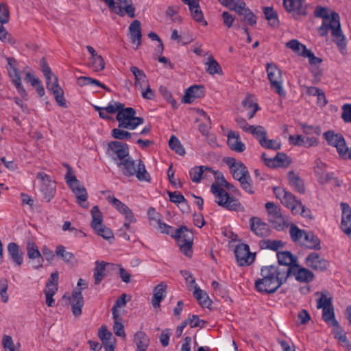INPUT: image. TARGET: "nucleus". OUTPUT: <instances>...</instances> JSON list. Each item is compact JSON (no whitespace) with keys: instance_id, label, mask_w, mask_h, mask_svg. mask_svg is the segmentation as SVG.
<instances>
[{"instance_id":"1","label":"nucleus","mask_w":351,"mask_h":351,"mask_svg":"<svg viewBox=\"0 0 351 351\" xmlns=\"http://www.w3.org/2000/svg\"><path fill=\"white\" fill-rule=\"evenodd\" d=\"M261 278L255 282V287L259 292L273 293L285 283L289 278L287 268L269 265L261 269Z\"/></svg>"},{"instance_id":"2","label":"nucleus","mask_w":351,"mask_h":351,"mask_svg":"<svg viewBox=\"0 0 351 351\" xmlns=\"http://www.w3.org/2000/svg\"><path fill=\"white\" fill-rule=\"evenodd\" d=\"M315 295H319L317 300V308L322 309V319L328 325L335 328V338L338 340L339 343L348 350H351V343L348 340L346 334L343 332L335 318L332 298L328 297L324 292H316Z\"/></svg>"},{"instance_id":"3","label":"nucleus","mask_w":351,"mask_h":351,"mask_svg":"<svg viewBox=\"0 0 351 351\" xmlns=\"http://www.w3.org/2000/svg\"><path fill=\"white\" fill-rule=\"evenodd\" d=\"M216 178L219 181V183H213L210 187V191L216 198V202L219 206L228 210H239L241 207L240 202L234 197H231L221 186L226 187L230 191L235 192L238 190L233 185L226 182L221 173L217 174Z\"/></svg>"},{"instance_id":"4","label":"nucleus","mask_w":351,"mask_h":351,"mask_svg":"<svg viewBox=\"0 0 351 351\" xmlns=\"http://www.w3.org/2000/svg\"><path fill=\"white\" fill-rule=\"evenodd\" d=\"M329 30L331 31L333 41L337 44L341 53L346 54L347 53L346 38L341 31L339 16L337 12H331L330 18H326L322 21L318 32L320 36H325Z\"/></svg>"},{"instance_id":"5","label":"nucleus","mask_w":351,"mask_h":351,"mask_svg":"<svg viewBox=\"0 0 351 351\" xmlns=\"http://www.w3.org/2000/svg\"><path fill=\"white\" fill-rule=\"evenodd\" d=\"M224 162L228 166L233 178L240 182L242 189L249 194L254 193L252 180L244 164L232 157L225 158Z\"/></svg>"},{"instance_id":"6","label":"nucleus","mask_w":351,"mask_h":351,"mask_svg":"<svg viewBox=\"0 0 351 351\" xmlns=\"http://www.w3.org/2000/svg\"><path fill=\"white\" fill-rule=\"evenodd\" d=\"M119 164L121 167L123 175L125 176H135L140 181H149L150 176L146 171L142 160H134L129 156Z\"/></svg>"},{"instance_id":"7","label":"nucleus","mask_w":351,"mask_h":351,"mask_svg":"<svg viewBox=\"0 0 351 351\" xmlns=\"http://www.w3.org/2000/svg\"><path fill=\"white\" fill-rule=\"evenodd\" d=\"M136 110L130 107L122 108L117 114L116 119L119 122V128L134 130L144 122L142 117H136Z\"/></svg>"},{"instance_id":"8","label":"nucleus","mask_w":351,"mask_h":351,"mask_svg":"<svg viewBox=\"0 0 351 351\" xmlns=\"http://www.w3.org/2000/svg\"><path fill=\"white\" fill-rule=\"evenodd\" d=\"M328 143L335 147L339 155L344 159H351V148L346 146L343 136L341 134H335L333 131H328L324 134Z\"/></svg>"},{"instance_id":"9","label":"nucleus","mask_w":351,"mask_h":351,"mask_svg":"<svg viewBox=\"0 0 351 351\" xmlns=\"http://www.w3.org/2000/svg\"><path fill=\"white\" fill-rule=\"evenodd\" d=\"M173 237L176 239L182 252L187 256H191L193 241V232L187 229L186 226H182L175 230Z\"/></svg>"},{"instance_id":"10","label":"nucleus","mask_w":351,"mask_h":351,"mask_svg":"<svg viewBox=\"0 0 351 351\" xmlns=\"http://www.w3.org/2000/svg\"><path fill=\"white\" fill-rule=\"evenodd\" d=\"M276 197L279 199L281 203L287 208L291 209L293 215L299 213L300 208L298 206L301 205V201L291 192L287 191L281 187H274L273 189Z\"/></svg>"},{"instance_id":"11","label":"nucleus","mask_w":351,"mask_h":351,"mask_svg":"<svg viewBox=\"0 0 351 351\" xmlns=\"http://www.w3.org/2000/svg\"><path fill=\"white\" fill-rule=\"evenodd\" d=\"M266 71L271 87L275 90L279 96L285 97L286 93L282 86V78L280 69L274 63H267Z\"/></svg>"},{"instance_id":"12","label":"nucleus","mask_w":351,"mask_h":351,"mask_svg":"<svg viewBox=\"0 0 351 351\" xmlns=\"http://www.w3.org/2000/svg\"><path fill=\"white\" fill-rule=\"evenodd\" d=\"M66 182L73 193L75 195L77 202L83 208H87L86 203L88 194L84 185L76 178L75 175H68L66 177Z\"/></svg>"},{"instance_id":"13","label":"nucleus","mask_w":351,"mask_h":351,"mask_svg":"<svg viewBox=\"0 0 351 351\" xmlns=\"http://www.w3.org/2000/svg\"><path fill=\"white\" fill-rule=\"evenodd\" d=\"M107 154L120 167L119 162L129 157V147L120 141H112L108 144Z\"/></svg>"},{"instance_id":"14","label":"nucleus","mask_w":351,"mask_h":351,"mask_svg":"<svg viewBox=\"0 0 351 351\" xmlns=\"http://www.w3.org/2000/svg\"><path fill=\"white\" fill-rule=\"evenodd\" d=\"M287 271H289V277L293 276L298 282L301 283H308L315 278V275L311 271L298 264L294 265L293 267H287Z\"/></svg>"},{"instance_id":"15","label":"nucleus","mask_w":351,"mask_h":351,"mask_svg":"<svg viewBox=\"0 0 351 351\" xmlns=\"http://www.w3.org/2000/svg\"><path fill=\"white\" fill-rule=\"evenodd\" d=\"M36 178L41 180V192L43 194V198L46 202H50L56 193V184L50 180L48 175L43 172H39Z\"/></svg>"},{"instance_id":"16","label":"nucleus","mask_w":351,"mask_h":351,"mask_svg":"<svg viewBox=\"0 0 351 351\" xmlns=\"http://www.w3.org/2000/svg\"><path fill=\"white\" fill-rule=\"evenodd\" d=\"M234 254L238 264L240 266L250 265L254 260V256L250 252L247 244L241 243L237 245Z\"/></svg>"},{"instance_id":"17","label":"nucleus","mask_w":351,"mask_h":351,"mask_svg":"<svg viewBox=\"0 0 351 351\" xmlns=\"http://www.w3.org/2000/svg\"><path fill=\"white\" fill-rule=\"evenodd\" d=\"M305 264L307 267L319 271H325L328 266V262L316 252H311L306 257Z\"/></svg>"},{"instance_id":"18","label":"nucleus","mask_w":351,"mask_h":351,"mask_svg":"<svg viewBox=\"0 0 351 351\" xmlns=\"http://www.w3.org/2000/svg\"><path fill=\"white\" fill-rule=\"evenodd\" d=\"M283 6L288 12L292 13L294 16L306 14L305 0H283Z\"/></svg>"},{"instance_id":"19","label":"nucleus","mask_w":351,"mask_h":351,"mask_svg":"<svg viewBox=\"0 0 351 351\" xmlns=\"http://www.w3.org/2000/svg\"><path fill=\"white\" fill-rule=\"evenodd\" d=\"M115 3V8L112 12L117 14L123 16L128 14L130 18L135 16V8L132 5V0H117Z\"/></svg>"},{"instance_id":"20","label":"nucleus","mask_w":351,"mask_h":351,"mask_svg":"<svg viewBox=\"0 0 351 351\" xmlns=\"http://www.w3.org/2000/svg\"><path fill=\"white\" fill-rule=\"evenodd\" d=\"M52 82L53 83L51 84L47 83V90L53 93L56 101L60 106L64 108L66 107V100L64 97V91L59 85L58 78L53 77Z\"/></svg>"},{"instance_id":"21","label":"nucleus","mask_w":351,"mask_h":351,"mask_svg":"<svg viewBox=\"0 0 351 351\" xmlns=\"http://www.w3.org/2000/svg\"><path fill=\"white\" fill-rule=\"evenodd\" d=\"M216 174L210 167L199 166L192 168L189 171V176L193 182L198 183L202 179L207 178Z\"/></svg>"},{"instance_id":"22","label":"nucleus","mask_w":351,"mask_h":351,"mask_svg":"<svg viewBox=\"0 0 351 351\" xmlns=\"http://www.w3.org/2000/svg\"><path fill=\"white\" fill-rule=\"evenodd\" d=\"M251 230L258 237H267L269 235L270 229L268 225L262 221L261 219L256 217H252L250 219Z\"/></svg>"},{"instance_id":"23","label":"nucleus","mask_w":351,"mask_h":351,"mask_svg":"<svg viewBox=\"0 0 351 351\" xmlns=\"http://www.w3.org/2000/svg\"><path fill=\"white\" fill-rule=\"evenodd\" d=\"M182 1L189 6L191 16L195 21L198 23H203L204 25H207L200 9L199 0H182Z\"/></svg>"},{"instance_id":"24","label":"nucleus","mask_w":351,"mask_h":351,"mask_svg":"<svg viewBox=\"0 0 351 351\" xmlns=\"http://www.w3.org/2000/svg\"><path fill=\"white\" fill-rule=\"evenodd\" d=\"M277 258L279 265L278 267H282V268L293 267L294 265H298V260L289 251H283L277 252Z\"/></svg>"},{"instance_id":"25","label":"nucleus","mask_w":351,"mask_h":351,"mask_svg":"<svg viewBox=\"0 0 351 351\" xmlns=\"http://www.w3.org/2000/svg\"><path fill=\"white\" fill-rule=\"evenodd\" d=\"M228 145L236 152L241 153L245 149V145L241 142L239 134L235 131H230L228 134Z\"/></svg>"},{"instance_id":"26","label":"nucleus","mask_w":351,"mask_h":351,"mask_svg":"<svg viewBox=\"0 0 351 351\" xmlns=\"http://www.w3.org/2000/svg\"><path fill=\"white\" fill-rule=\"evenodd\" d=\"M71 311L75 317L82 314V308L84 306V298L81 289L74 291L71 298Z\"/></svg>"},{"instance_id":"27","label":"nucleus","mask_w":351,"mask_h":351,"mask_svg":"<svg viewBox=\"0 0 351 351\" xmlns=\"http://www.w3.org/2000/svg\"><path fill=\"white\" fill-rule=\"evenodd\" d=\"M8 71L9 77L12 84L16 86L18 93L23 98L27 99V94L21 84V79L17 68L8 69Z\"/></svg>"},{"instance_id":"28","label":"nucleus","mask_w":351,"mask_h":351,"mask_svg":"<svg viewBox=\"0 0 351 351\" xmlns=\"http://www.w3.org/2000/svg\"><path fill=\"white\" fill-rule=\"evenodd\" d=\"M129 32L131 42L136 45V49L141 44V27L138 20L133 21L129 26Z\"/></svg>"},{"instance_id":"29","label":"nucleus","mask_w":351,"mask_h":351,"mask_svg":"<svg viewBox=\"0 0 351 351\" xmlns=\"http://www.w3.org/2000/svg\"><path fill=\"white\" fill-rule=\"evenodd\" d=\"M130 71L135 78L134 86L140 88L141 90H144L145 86L149 84V82L143 71L134 66H132L130 68Z\"/></svg>"},{"instance_id":"30","label":"nucleus","mask_w":351,"mask_h":351,"mask_svg":"<svg viewBox=\"0 0 351 351\" xmlns=\"http://www.w3.org/2000/svg\"><path fill=\"white\" fill-rule=\"evenodd\" d=\"M203 93V86L198 85L192 86L186 90L182 99L183 102L191 104L194 99L200 97Z\"/></svg>"},{"instance_id":"31","label":"nucleus","mask_w":351,"mask_h":351,"mask_svg":"<svg viewBox=\"0 0 351 351\" xmlns=\"http://www.w3.org/2000/svg\"><path fill=\"white\" fill-rule=\"evenodd\" d=\"M27 253L29 258L35 259L38 258V264L34 266V269H39L43 267V259L42 258L41 254L38 249V247L35 244V243L32 241H27Z\"/></svg>"},{"instance_id":"32","label":"nucleus","mask_w":351,"mask_h":351,"mask_svg":"<svg viewBox=\"0 0 351 351\" xmlns=\"http://www.w3.org/2000/svg\"><path fill=\"white\" fill-rule=\"evenodd\" d=\"M134 341L137 347V351H146L150 341L144 332L138 331L134 336Z\"/></svg>"},{"instance_id":"33","label":"nucleus","mask_w":351,"mask_h":351,"mask_svg":"<svg viewBox=\"0 0 351 351\" xmlns=\"http://www.w3.org/2000/svg\"><path fill=\"white\" fill-rule=\"evenodd\" d=\"M167 287V286L165 282H161L154 287V296L152 299V305L154 308L160 306V303L165 297Z\"/></svg>"},{"instance_id":"34","label":"nucleus","mask_w":351,"mask_h":351,"mask_svg":"<svg viewBox=\"0 0 351 351\" xmlns=\"http://www.w3.org/2000/svg\"><path fill=\"white\" fill-rule=\"evenodd\" d=\"M288 180L289 184L293 187L295 191L297 192L303 194L305 192V188L304 182L299 177L298 175L295 173L293 171H289L288 173Z\"/></svg>"},{"instance_id":"35","label":"nucleus","mask_w":351,"mask_h":351,"mask_svg":"<svg viewBox=\"0 0 351 351\" xmlns=\"http://www.w3.org/2000/svg\"><path fill=\"white\" fill-rule=\"evenodd\" d=\"M108 263H106L104 261H96L95 267L94 269L93 278L94 283L97 285L101 283L102 280L106 276V267L108 265Z\"/></svg>"},{"instance_id":"36","label":"nucleus","mask_w":351,"mask_h":351,"mask_svg":"<svg viewBox=\"0 0 351 351\" xmlns=\"http://www.w3.org/2000/svg\"><path fill=\"white\" fill-rule=\"evenodd\" d=\"M315 173L319 176L318 180L320 182H327L331 179V176L326 171V165L321 160L317 159L315 160V165L314 167Z\"/></svg>"},{"instance_id":"37","label":"nucleus","mask_w":351,"mask_h":351,"mask_svg":"<svg viewBox=\"0 0 351 351\" xmlns=\"http://www.w3.org/2000/svg\"><path fill=\"white\" fill-rule=\"evenodd\" d=\"M8 252L16 265H21L23 263V253L20 251L19 247L16 243L12 242L8 244Z\"/></svg>"},{"instance_id":"38","label":"nucleus","mask_w":351,"mask_h":351,"mask_svg":"<svg viewBox=\"0 0 351 351\" xmlns=\"http://www.w3.org/2000/svg\"><path fill=\"white\" fill-rule=\"evenodd\" d=\"M194 288L193 295L198 301L199 304L203 307L208 308L211 305L212 301L210 300L206 292L202 290L196 285Z\"/></svg>"},{"instance_id":"39","label":"nucleus","mask_w":351,"mask_h":351,"mask_svg":"<svg viewBox=\"0 0 351 351\" xmlns=\"http://www.w3.org/2000/svg\"><path fill=\"white\" fill-rule=\"evenodd\" d=\"M342 209V217L341 223V230L351 226V208L350 206L344 202L341 203Z\"/></svg>"},{"instance_id":"40","label":"nucleus","mask_w":351,"mask_h":351,"mask_svg":"<svg viewBox=\"0 0 351 351\" xmlns=\"http://www.w3.org/2000/svg\"><path fill=\"white\" fill-rule=\"evenodd\" d=\"M305 246L307 248L315 250L321 249L320 240L312 232H306L304 235Z\"/></svg>"},{"instance_id":"41","label":"nucleus","mask_w":351,"mask_h":351,"mask_svg":"<svg viewBox=\"0 0 351 351\" xmlns=\"http://www.w3.org/2000/svg\"><path fill=\"white\" fill-rule=\"evenodd\" d=\"M263 13L265 19L271 26L278 27L279 25L278 14L272 7H264Z\"/></svg>"},{"instance_id":"42","label":"nucleus","mask_w":351,"mask_h":351,"mask_svg":"<svg viewBox=\"0 0 351 351\" xmlns=\"http://www.w3.org/2000/svg\"><path fill=\"white\" fill-rule=\"evenodd\" d=\"M56 254L65 263H70L75 259L74 254L72 252H67L62 245H58L56 249Z\"/></svg>"},{"instance_id":"43","label":"nucleus","mask_w":351,"mask_h":351,"mask_svg":"<svg viewBox=\"0 0 351 351\" xmlns=\"http://www.w3.org/2000/svg\"><path fill=\"white\" fill-rule=\"evenodd\" d=\"M91 227L93 229H97V228H99V226H101L103 224L102 214L100 212L99 207L97 206H95L93 207L91 210Z\"/></svg>"},{"instance_id":"44","label":"nucleus","mask_w":351,"mask_h":351,"mask_svg":"<svg viewBox=\"0 0 351 351\" xmlns=\"http://www.w3.org/2000/svg\"><path fill=\"white\" fill-rule=\"evenodd\" d=\"M88 66L94 71L98 72L102 71L105 68V62L101 56L90 58Z\"/></svg>"},{"instance_id":"45","label":"nucleus","mask_w":351,"mask_h":351,"mask_svg":"<svg viewBox=\"0 0 351 351\" xmlns=\"http://www.w3.org/2000/svg\"><path fill=\"white\" fill-rule=\"evenodd\" d=\"M286 46L302 56H303V54H304V53L307 50L305 45H302L295 39L291 40L290 41L287 43Z\"/></svg>"},{"instance_id":"46","label":"nucleus","mask_w":351,"mask_h":351,"mask_svg":"<svg viewBox=\"0 0 351 351\" xmlns=\"http://www.w3.org/2000/svg\"><path fill=\"white\" fill-rule=\"evenodd\" d=\"M248 133L252 134L260 143V141L264 139L267 136L265 129L261 125H252L249 128Z\"/></svg>"},{"instance_id":"47","label":"nucleus","mask_w":351,"mask_h":351,"mask_svg":"<svg viewBox=\"0 0 351 351\" xmlns=\"http://www.w3.org/2000/svg\"><path fill=\"white\" fill-rule=\"evenodd\" d=\"M169 146L178 154L180 156H184L185 154V149L180 141L173 135L171 136L169 141Z\"/></svg>"},{"instance_id":"48","label":"nucleus","mask_w":351,"mask_h":351,"mask_svg":"<svg viewBox=\"0 0 351 351\" xmlns=\"http://www.w3.org/2000/svg\"><path fill=\"white\" fill-rule=\"evenodd\" d=\"M206 64L208 65L206 72L208 73L209 74L214 75L216 73H222V69L220 65L215 60L213 59V57H210L208 58V61L206 62Z\"/></svg>"},{"instance_id":"49","label":"nucleus","mask_w":351,"mask_h":351,"mask_svg":"<svg viewBox=\"0 0 351 351\" xmlns=\"http://www.w3.org/2000/svg\"><path fill=\"white\" fill-rule=\"evenodd\" d=\"M261 248L269 249L277 251L280 247H282V243L278 240H263L261 242Z\"/></svg>"},{"instance_id":"50","label":"nucleus","mask_w":351,"mask_h":351,"mask_svg":"<svg viewBox=\"0 0 351 351\" xmlns=\"http://www.w3.org/2000/svg\"><path fill=\"white\" fill-rule=\"evenodd\" d=\"M179 11L178 6H169L166 10V16L169 17L174 23H181L182 17L178 14Z\"/></svg>"},{"instance_id":"51","label":"nucleus","mask_w":351,"mask_h":351,"mask_svg":"<svg viewBox=\"0 0 351 351\" xmlns=\"http://www.w3.org/2000/svg\"><path fill=\"white\" fill-rule=\"evenodd\" d=\"M306 231L299 229L295 225L292 224L290 227L289 233L292 240L295 242L299 241L306 234Z\"/></svg>"},{"instance_id":"52","label":"nucleus","mask_w":351,"mask_h":351,"mask_svg":"<svg viewBox=\"0 0 351 351\" xmlns=\"http://www.w3.org/2000/svg\"><path fill=\"white\" fill-rule=\"evenodd\" d=\"M99 337L104 344L112 343V334L108 330L107 327L101 326L99 330Z\"/></svg>"},{"instance_id":"53","label":"nucleus","mask_w":351,"mask_h":351,"mask_svg":"<svg viewBox=\"0 0 351 351\" xmlns=\"http://www.w3.org/2000/svg\"><path fill=\"white\" fill-rule=\"evenodd\" d=\"M265 208L269 215H271L276 219H282V215L280 212V208L275 205L273 202H267L265 204Z\"/></svg>"},{"instance_id":"54","label":"nucleus","mask_w":351,"mask_h":351,"mask_svg":"<svg viewBox=\"0 0 351 351\" xmlns=\"http://www.w3.org/2000/svg\"><path fill=\"white\" fill-rule=\"evenodd\" d=\"M260 145L266 149H271L273 150H278L280 149L281 144L275 140H269L267 138V136L260 141Z\"/></svg>"},{"instance_id":"55","label":"nucleus","mask_w":351,"mask_h":351,"mask_svg":"<svg viewBox=\"0 0 351 351\" xmlns=\"http://www.w3.org/2000/svg\"><path fill=\"white\" fill-rule=\"evenodd\" d=\"M159 91L162 97L171 105L173 108L176 109L178 108L176 100L172 97L171 93L167 87L161 86Z\"/></svg>"},{"instance_id":"56","label":"nucleus","mask_w":351,"mask_h":351,"mask_svg":"<svg viewBox=\"0 0 351 351\" xmlns=\"http://www.w3.org/2000/svg\"><path fill=\"white\" fill-rule=\"evenodd\" d=\"M102 193L106 195V198L107 201L114 206L118 211H120V210L125 205L117 198L112 196L110 191H102Z\"/></svg>"},{"instance_id":"57","label":"nucleus","mask_w":351,"mask_h":351,"mask_svg":"<svg viewBox=\"0 0 351 351\" xmlns=\"http://www.w3.org/2000/svg\"><path fill=\"white\" fill-rule=\"evenodd\" d=\"M122 128H114L112 130V136L118 140H126L131 137L132 134L121 130Z\"/></svg>"},{"instance_id":"58","label":"nucleus","mask_w":351,"mask_h":351,"mask_svg":"<svg viewBox=\"0 0 351 351\" xmlns=\"http://www.w3.org/2000/svg\"><path fill=\"white\" fill-rule=\"evenodd\" d=\"M276 167H287L291 164V160L284 153L278 152L275 156Z\"/></svg>"},{"instance_id":"59","label":"nucleus","mask_w":351,"mask_h":351,"mask_svg":"<svg viewBox=\"0 0 351 351\" xmlns=\"http://www.w3.org/2000/svg\"><path fill=\"white\" fill-rule=\"evenodd\" d=\"M168 195L169 197V199L171 202L176 203V204H180V203H185L186 204L187 201L184 197V195L178 191L175 192H167Z\"/></svg>"},{"instance_id":"60","label":"nucleus","mask_w":351,"mask_h":351,"mask_svg":"<svg viewBox=\"0 0 351 351\" xmlns=\"http://www.w3.org/2000/svg\"><path fill=\"white\" fill-rule=\"evenodd\" d=\"M0 40L7 41L10 45L16 43L15 39L6 31L3 25H0Z\"/></svg>"},{"instance_id":"61","label":"nucleus","mask_w":351,"mask_h":351,"mask_svg":"<svg viewBox=\"0 0 351 351\" xmlns=\"http://www.w3.org/2000/svg\"><path fill=\"white\" fill-rule=\"evenodd\" d=\"M123 107L124 104L120 102H112L110 103L106 107H104V109L105 111H106V113L113 114L117 112V114L119 111H121Z\"/></svg>"},{"instance_id":"62","label":"nucleus","mask_w":351,"mask_h":351,"mask_svg":"<svg viewBox=\"0 0 351 351\" xmlns=\"http://www.w3.org/2000/svg\"><path fill=\"white\" fill-rule=\"evenodd\" d=\"M97 233L102 237L105 239H110L113 238V233L110 229L106 228L104 224H102L97 229H94Z\"/></svg>"},{"instance_id":"63","label":"nucleus","mask_w":351,"mask_h":351,"mask_svg":"<svg viewBox=\"0 0 351 351\" xmlns=\"http://www.w3.org/2000/svg\"><path fill=\"white\" fill-rule=\"evenodd\" d=\"M341 118L346 123L351 122V104H346L342 106Z\"/></svg>"},{"instance_id":"64","label":"nucleus","mask_w":351,"mask_h":351,"mask_svg":"<svg viewBox=\"0 0 351 351\" xmlns=\"http://www.w3.org/2000/svg\"><path fill=\"white\" fill-rule=\"evenodd\" d=\"M3 345L5 350L8 351H19V348H16L14 345L13 341L10 336L5 335L3 339Z\"/></svg>"}]
</instances>
